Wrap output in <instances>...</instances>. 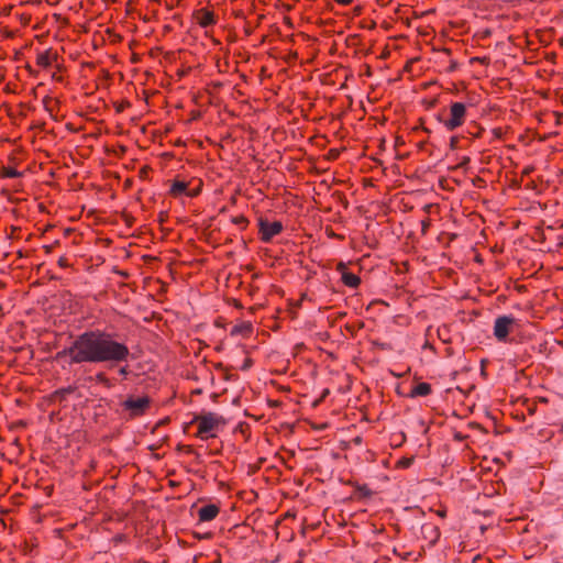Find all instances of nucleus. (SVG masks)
Returning <instances> with one entry per match:
<instances>
[{
    "instance_id": "f257e3e1",
    "label": "nucleus",
    "mask_w": 563,
    "mask_h": 563,
    "mask_svg": "<svg viewBox=\"0 0 563 563\" xmlns=\"http://www.w3.org/2000/svg\"><path fill=\"white\" fill-rule=\"evenodd\" d=\"M131 352L129 346L119 341L115 333L101 329L87 330L62 351L56 360L68 357V364H107L109 367L126 364Z\"/></svg>"
},
{
    "instance_id": "f03ea898",
    "label": "nucleus",
    "mask_w": 563,
    "mask_h": 563,
    "mask_svg": "<svg viewBox=\"0 0 563 563\" xmlns=\"http://www.w3.org/2000/svg\"><path fill=\"white\" fill-rule=\"evenodd\" d=\"M153 406V399L147 395H128L120 404V416L126 420H135L146 416Z\"/></svg>"
},
{
    "instance_id": "7ed1b4c3",
    "label": "nucleus",
    "mask_w": 563,
    "mask_h": 563,
    "mask_svg": "<svg viewBox=\"0 0 563 563\" xmlns=\"http://www.w3.org/2000/svg\"><path fill=\"white\" fill-rule=\"evenodd\" d=\"M198 424L197 437L201 440L216 437L214 431L225 424L222 416L214 412H206L197 416L194 420Z\"/></svg>"
},
{
    "instance_id": "20e7f679",
    "label": "nucleus",
    "mask_w": 563,
    "mask_h": 563,
    "mask_svg": "<svg viewBox=\"0 0 563 563\" xmlns=\"http://www.w3.org/2000/svg\"><path fill=\"white\" fill-rule=\"evenodd\" d=\"M467 117V107L463 102H452L449 109V115L440 119L443 126L452 132L462 126Z\"/></svg>"
},
{
    "instance_id": "39448f33",
    "label": "nucleus",
    "mask_w": 563,
    "mask_h": 563,
    "mask_svg": "<svg viewBox=\"0 0 563 563\" xmlns=\"http://www.w3.org/2000/svg\"><path fill=\"white\" fill-rule=\"evenodd\" d=\"M284 227L280 221L269 222L266 219H258V233L261 241L264 243H268L273 240L274 236L282 233Z\"/></svg>"
},
{
    "instance_id": "423d86ee",
    "label": "nucleus",
    "mask_w": 563,
    "mask_h": 563,
    "mask_svg": "<svg viewBox=\"0 0 563 563\" xmlns=\"http://www.w3.org/2000/svg\"><path fill=\"white\" fill-rule=\"evenodd\" d=\"M516 320L511 316H499L494 323V335L499 342H505Z\"/></svg>"
},
{
    "instance_id": "0eeeda50",
    "label": "nucleus",
    "mask_w": 563,
    "mask_h": 563,
    "mask_svg": "<svg viewBox=\"0 0 563 563\" xmlns=\"http://www.w3.org/2000/svg\"><path fill=\"white\" fill-rule=\"evenodd\" d=\"M58 54L53 48H47L45 51H38L36 53V65L43 69L49 68L53 63L57 62Z\"/></svg>"
},
{
    "instance_id": "6e6552de",
    "label": "nucleus",
    "mask_w": 563,
    "mask_h": 563,
    "mask_svg": "<svg viewBox=\"0 0 563 563\" xmlns=\"http://www.w3.org/2000/svg\"><path fill=\"white\" fill-rule=\"evenodd\" d=\"M220 512L219 506L216 504H208L198 510V517L201 522L213 520Z\"/></svg>"
},
{
    "instance_id": "1a4fd4ad",
    "label": "nucleus",
    "mask_w": 563,
    "mask_h": 563,
    "mask_svg": "<svg viewBox=\"0 0 563 563\" xmlns=\"http://www.w3.org/2000/svg\"><path fill=\"white\" fill-rule=\"evenodd\" d=\"M196 20L201 27H208L216 23V16L213 12L207 9H199L195 12Z\"/></svg>"
},
{
    "instance_id": "9d476101",
    "label": "nucleus",
    "mask_w": 563,
    "mask_h": 563,
    "mask_svg": "<svg viewBox=\"0 0 563 563\" xmlns=\"http://www.w3.org/2000/svg\"><path fill=\"white\" fill-rule=\"evenodd\" d=\"M432 391L429 383H419L410 391L411 397H426Z\"/></svg>"
},
{
    "instance_id": "9b49d317",
    "label": "nucleus",
    "mask_w": 563,
    "mask_h": 563,
    "mask_svg": "<svg viewBox=\"0 0 563 563\" xmlns=\"http://www.w3.org/2000/svg\"><path fill=\"white\" fill-rule=\"evenodd\" d=\"M341 279L342 283L350 288H356L361 284V278L357 275L346 271L342 272Z\"/></svg>"
},
{
    "instance_id": "f8f14e48",
    "label": "nucleus",
    "mask_w": 563,
    "mask_h": 563,
    "mask_svg": "<svg viewBox=\"0 0 563 563\" xmlns=\"http://www.w3.org/2000/svg\"><path fill=\"white\" fill-rule=\"evenodd\" d=\"M188 184L186 181L175 180L169 189L172 196L178 197L180 195L187 196Z\"/></svg>"
},
{
    "instance_id": "ddd939ff",
    "label": "nucleus",
    "mask_w": 563,
    "mask_h": 563,
    "mask_svg": "<svg viewBox=\"0 0 563 563\" xmlns=\"http://www.w3.org/2000/svg\"><path fill=\"white\" fill-rule=\"evenodd\" d=\"M251 332H252V324L249 322H242L232 328L231 335L250 334Z\"/></svg>"
},
{
    "instance_id": "4468645a",
    "label": "nucleus",
    "mask_w": 563,
    "mask_h": 563,
    "mask_svg": "<svg viewBox=\"0 0 563 563\" xmlns=\"http://www.w3.org/2000/svg\"><path fill=\"white\" fill-rule=\"evenodd\" d=\"M21 175L22 173L13 167H3L1 170V176L7 178H18Z\"/></svg>"
},
{
    "instance_id": "2eb2a0df",
    "label": "nucleus",
    "mask_w": 563,
    "mask_h": 563,
    "mask_svg": "<svg viewBox=\"0 0 563 563\" xmlns=\"http://www.w3.org/2000/svg\"><path fill=\"white\" fill-rule=\"evenodd\" d=\"M95 380L98 383V384H101L108 388H110L112 386V383L111 380L107 377V375L103 373V372H98L96 375H95Z\"/></svg>"
},
{
    "instance_id": "dca6fc26",
    "label": "nucleus",
    "mask_w": 563,
    "mask_h": 563,
    "mask_svg": "<svg viewBox=\"0 0 563 563\" xmlns=\"http://www.w3.org/2000/svg\"><path fill=\"white\" fill-rule=\"evenodd\" d=\"M232 221L234 224L240 225V227H245L247 224V220L243 216L235 217V218H233Z\"/></svg>"
},
{
    "instance_id": "f3484780",
    "label": "nucleus",
    "mask_w": 563,
    "mask_h": 563,
    "mask_svg": "<svg viewBox=\"0 0 563 563\" xmlns=\"http://www.w3.org/2000/svg\"><path fill=\"white\" fill-rule=\"evenodd\" d=\"M118 373L120 376L126 378L128 375H129V368H128V365H124V366H120L119 369H118Z\"/></svg>"
},
{
    "instance_id": "a211bd4d",
    "label": "nucleus",
    "mask_w": 563,
    "mask_h": 563,
    "mask_svg": "<svg viewBox=\"0 0 563 563\" xmlns=\"http://www.w3.org/2000/svg\"><path fill=\"white\" fill-rule=\"evenodd\" d=\"M199 192H200V186L195 188V189H192V190H188L187 189V196L188 197H196V196L199 195Z\"/></svg>"
},
{
    "instance_id": "6ab92c4d",
    "label": "nucleus",
    "mask_w": 563,
    "mask_h": 563,
    "mask_svg": "<svg viewBox=\"0 0 563 563\" xmlns=\"http://www.w3.org/2000/svg\"><path fill=\"white\" fill-rule=\"evenodd\" d=\"M457 143H459V137L457 136H452L451 140H450L451 148H456Z\"/></svg>"
},
{
    "instance_id": "aec40b11",
    "label": "nucleus",
    "mask_w": 563,
    "mask_h": 563,
    "mask_svg": "<svg viewBox=\"0 0 563 563\" xmlns=\"http://www.w3.org/2000/svg\"><path fill=\"white\" fill-rule=\"evenodd\" d=\"M336 3L341 4V5H349L351 4L354 0H334Z\"/></svg>"
},
{
    "instance_id": "412c9836",
    "label": "nucleus",
    "mask_w": 563,
    "mask_h": 563,
    "mask_svg": "<svg viewBox=\"0 0 563 563\" xmlns=\"http://www.w3.org/2000/svg\"><path fill=\"white\" fill-rule=\"evenodd\" d=\"M252 365V361L250 358L245 360L243 366H242V369L245 371L247 368H250Z\"/></svg>"
},
{
    "instance_id": "4be33fe9",
    "label": "nucleus",
    "mask_w": 563,
    "mask_h": 563,
    "mask_svg": "<svg viewBox=\"0 0 563 563\" xmlns=\"http://www.w3.org/2000/svg\"><path fill=\"white\" fill-rule=\"evenodd\" d=\"M400 463H401L402 466L408 467L410 465L411 461L410 460H404Z\"/></svg>"
},
{
    "instance_id": "5701e85b",
    "label": "nucleus",
    "mask_w": 563,
    "mask_h": 563,
    "mask_svg": "<svg viewBox=\"0 0 563 563\" xmlns=\"http://www.w3.org/2000/svg\"><path fill=\"white\" fill-rule=\"evenodd\" d=\"M344 267H345L344 263H340V264L338 265V269H339V271H340V269H344Z\"/></svg>"
},
{
    "instance_id": "b1692460",
    "label": "nucleus",
    "mask_w": 563,
    "mask_h": 563,
    "mask_svg": "<svg viewBox=\"0 0 563 563\" xmlns=\"http://www.w3.org/2000/svg\"><path fill=\"white\" fill-rule=\"evenodd\" d=\"M560 44L563 46V36L560 38Z\"/></svg>"
},
{
    "instance_id": "393cba45",
    "label": "nucleus",
    "mask_w": 563,
    "mask_h": 563,
    "mask_svg": "<svg viewBox=\"0 0 563 563\" xmlns=\"http://www.w3.org/2000/svg\"><path fill=\"white\" fill-rule=\"evenodd\" d=\"M560 431L563 433V423L561 424V430Z\"/></svg>"
}]
</instances>
